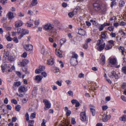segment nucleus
I'll list each match as a JSON object with an SVG mask.
<instances>
[{
	"mask_svg": "<svg viewBox=\"0 0 126 126\" xmlns=\"http://www.w3.org/2000/svg\"><path fill=\"white\" fill-rule=\"evenodd\" d=\"M105 45V43L103 40L100 38L97 41L95 47L98 51H101L104 48Z\"/></svg>",
	"mask_w": 126,
	"mask_h": 126,
	"instance_id": "f257e3e1",
	"label": "nucleus"
},
{
	"mask_svg": "<svg viewBox=\"0 0 126 126\" xmlns=\"http://www.w3.org/2000/svg\"><path fill=\"white\" fill-rule=\"evenodd\" d=\"M101 3L99 1H96L93 4L94 9L98 11L101 8Z\"/></svg>",
	"mask_w": 126,
	"mask_h": 126,
	"instance_id": "f03ea898",
	"label": "nucleus"
},
{
	"mask_svg": "<svg viewBox=\"0 0 126 126\" xmlns=\"http://www.w3.org/2000/svg\"><path fill=\"white\" fill-rule=\"evenodd\" d=\"M109 60V64L111 65V66L115 65L117 63V60L115 58H110Z\"/></svg>",
	"mask_w": 126,
	"mask_h": 126,
	"instance_id": "7ed1b4c3",
	"label": "nucleus"
},
{
	"mask_svg": "<svg viewBox=\"0 0 126 126\" xmlns=\"http://www.w3.org/2000/svg\"><path fill=\"white\" fill-rule=\"evenodd\" d=\"M43 102L44 103L45 105L44 108V109L47 110L50 107L51 104L47 100L44 99L43 100Z\"/></svg>",
	"mask_w": 126,
	"mask_h": 126,
	"instance_id": "20e7f679",
	"label": "nucleus"
},
{
	"mask_svg": "<svg viewBox=\"0 0 126 126\" xmlns=\"http://www.w3.org/2000/svg\"><path fill=\"white\" fill-rule=\"evenodd\" d=\"M4 66L6 67V70H8L9 72H11L13 70L15 69V67L13 66H11L10 64H4Z\"/></svg>",
	"mask_w": 126,
	"mask_h": 126,
	"instance_id": "39448f33",
	"label": "nucleus"
},
{
	"mask_svg": "<svg viewBox=\"0 0 126 126\" xmlns=\"http://www.w3.org/2000/svg\"><path fill=\"white\" fill-rule=\"evenodd\" d=\"M110 114L107 115L106 114H103L102 116V120L104 122H106L111 118Z\"/></svg>",
	"mask_w": 126,
	"mask_h": 126,
	"instance_id": "423d86ee",
	"label": "nucleus"
},
{
	"mask_svg": "<svg viewBox=\"0 0 126 126\" xmlns=\"http://www.w3.org/2000/svg\"><path fill=\"white\" fill-rule=\"evenodd\" d=\"M80 119L82 121H85L87 120V118L86 114L85 111L81 112L80 114Z\"/></svg>",
	"mask_w": 126,
	"mask_h": 126,
	"instance_id": "0eeeda50",
	"label": "nucleus"
},
{
	"mask_svg": "<svg viewBox=\"0 0 126 126\" xmlns=\"http://www.w3.org/2000/svg\"><path fill=\"white\" fill-rule=\"evenodd\" d=\"M109 76L111 78H114L115 79H118V77L117 75L116 74L115 72L112 71L108 74Z\"/></svg>",
	"mask_w": 126,
	"mask_h": 126,
	"instance_id": "6e6552de",
	"label": "nucleus"
},
{
	"mask_svg": "<svg viewBox=\"0 0 126 126\" xmlns=\"http://www.w3.org/2000/svg\"><path fill=\"white\" fill-rule=\"evenodd\" d=\"M27 90V89L25 87V85L21 86L19 87L18 89V91L20 93L25 92Z\"/></svg>",
	"mask_w": 126,
	"mask_h": 126,
	"instance_id": "1a4fd4ad",
	"label": "nucleus"
},
{
	"mask_svg": "<svg viewBox=\"0 0 126 126\" xmlns=\"http://www.w3.org/2000/svg\"><path fill=\"white\" fill-rule=\"evenodd\" d=\"M44 28L46 30H50L53 28V26L50 23H47L45 25Z\"/></svg>",
	"mask_w": 126,
	"mask_h": 126,
	"instance_id": "9d476101",
	"label": "nucleus"
},
{
	"mask_svg": "<svg viewBox=\"0 0 126 126\" xmlns=\"http://www.w3.org/2000/svg\"><path fill=\"white\" fill-rule=\"evenodd\" d=\"M70 61L71 64L73 66L77 65L78 63L77 59H75L71 58Z\"/></svg>",
	"mask_w": 126,
	"mask_h": 126,
	"instance_id": "9b49d317",
	"label": "nucleus"
},
{
	"mask_svg": "<svg viewBox=\"0 0 126 126\" xmlns=\"http://www.w3.org/2000/svg\"><path fill=\"white\" fill-rule=\"evenodd\" d=\"M41 52L42 54L44 55L48 56L50 55V52L47 49L45 50L44 48H42L41 50Z\"/></svg>",
	"mask_w": 126,
	"mask_h": 126,
	"instance_id": "f8f14e48",
	"label": "nucleus"
},
{
	"mask_svg": "<svg viewBox=\"0 0 126 126\" xmlns=\"http://www.w3.org/2000/svg\"><path fill=\"white\" fill-rule=\"evenodd\" d=\"M23 24V22L22 21L18 20L15 22V26L17 28L20 27L22 26Z\"/></svg>",
	"mask_w": 126,
	"mask_h": 126,
	"instance_id": "ddd939ff",
	"label": "nucleus"
},
{
	"mask_svg": "<svg viewBox=\"0 0 126 126\" xmlns=\"http://www.w3.org/2000/svg\"><path fill=\"white\" fill-rule=\"evenodd\" d=\"M24 47L26 50L29 51L32 49L33 46L31 45H26L24 46Z\"/></svg>",
	"mask_w": 126,
	"mask_h": 126,
	"instance_id": "4468645a",
	"label": "nucleus"
},
{
	"mask_svg": "<svg viewBox=\"0 0 126 126\" xmlns=\"http://www.w3.org/2000/svg\"><path fill=\"white\" fill-rule=\"evenodd\" d=\"M55 54L56 55L60 58H62L63 56L61 51L59 49H56Z\"/></svg>",
	"mask_w": 126,
	"mask_h": 126,
	"instance_id": "2eb2a0df",
	"label": "nucleus"
},
{
	"mask_svg": "<svg viewBox=\"0 0 126 126\" xmlns=\"http://www.w3.org/2000/svg\"><path fill=\"white\" fill-rule=\"evenodd\" d=\"M78 34L84 36L85 35L86 32L80 28L79 29Z\"/></svg>",
	"mask_w": 126,
	"mask_h": 126,
	"instance_id": "dca6fc26",
	"label": "nucleus"
},
{
	"mask_svg": "<svg viewBox=\"0 0 126 126\" xmlns=\"http://www.w3.org/2000/svg\"><path fill=\"white\" fill-rule=\"evenodd\" d=\"M21 84V83L20 81L15 82H14L13 87L14 89H15L17 87H18Z\"/></svg>",
	"mask_w": 126,
	"mask_h": 126,
	"instance_id": "f3484780",
	"label": "nucleus"
},
{
	"mask_svg": "<svg viewBox=\"0 0 126 126\" xmlns=\"http://www.w3.org/2000/svg\"><path fill=\"white\" fill-rule=\"evenodd\" d=\"M64 110L66 112V114L67 116H70L71 113V111L68 109L67 107H65L64 108Z\"/></svg>",
	"mask_w": 126,
	"mask_h": 126,
	"instance_id": "a211bd4d",
	"label": "nucleus"
},
{
	"mask_svg": "<svg viewBox=\"0 0 126 126\" xmlns=\"http://www.w3.org/2000/svg\"><path fill=\"white\" fill-rule=\"evenodd\" d=\"M9 19L11 20L14 17L13 13L9 12L7 14Z\"/></svg>",
	"mask_w": 126,
	"mask_h": 126,
	"instance_id": "6ab92c4d",
	"label": "nucleus"
},
{
	"mask_svg": "<svg viewBox=\"0 0 126 126\" xmlns=\"http://www.w3.org/2000/svg\"><path fill=\"white\" fill-rule=\"evenodd\" d=\"M101 61V63L102 64H104L105 63V58L104 56L102 55L101 56L100 59Z\"/></svg>",
	"mask_w": 126,
	"mask_h": 126,
	"instance_id": "aec40b11",
	"label": "nucleus"
},
{
	"mask_svg": "<svg viewBox=\"0 0 126 126\" xmlns=\"http://www.w3.org/2000/svg\"><path fill=\"white\" fill-rule=\"evenodd\" d=\"M120 121L122 122H125L126 121V115H124L119 118Z\"/></svg>",
	"mask_w": 126,
	"mask_h": 126,
	"instance_id": "412c9836",
	"label": "nucleus"
},
{
	"mask_svg": "<svg viewBox=\"0 0 126 126\" xmlns=\"http://www.w3.org/2000/svg\"><path fill=\"white\" fill-rule=\"evenodd\" d=\"M47 64L49 65H52L54 63V61L53 58L47 60Z\"/></svg>",
	"mask_w": 126,
	"mask_h": 126,
	"instance_id": "4be33fe9",
	"label": "nucleus"
},
{
	"mask_svg": "<svg viewBox=\"0 0 126 126\" xmlns=\"http://www.w3.org/2000/svg\"><path fill=\"white\" fill-rule=\"evenodd\" d=\"M42 78L40 75H37L36 76L35 80L38 82H40L42 79Z\"/></svg>",
	"mask_w": 126,
	"mask_h": 126,
	"instance_id": "5701e85b",
	"label": "nucleus"
},
{
	"mask_svg": "<svg viewBox=\"0 0 126 126\" xmlns=\"http://www.w3.org/2000/svg\"><path fill=\"white\" fill-rule=\"evenodd\" d=\"M38 3L37 0H32L31 2V5L34 6L37 5Z\"/></svg>",
	"mask_w": 126,
	"mask_h": 126,
	"instance_id": "b1692460",
	"label": "nucleus"
},
{
	"mask_svg": "<svg viewBox=\"0 0 126 126\" xmlns=\"http://www.w3.org/2000/svg\"><path fill=\"white\" fill-rule=\"evenodd\" d=\"M78 57V55L76 53L74 52H72V56L71 58L77 59Z\"/></svg>",
	"mask_w": 126,
	"mask_h": 126,
	"instance_id": "393cba45",
	"label": "nucleus"
},
{
	"mask_svg": "<svg viewBox=\"0 0 126 126\" xmlns=\"http://www.w3.org/2000/svg\"><path fill=\"white\" fill-rule=\"evenodd\" d=\"M112 46L110 44H107L105 48V49L106 50H109L112 48Z\"/></svg>",
	"mask_w": 126,
	"mask_h": 126,
	"instance_id": "a878e982",
	"label": "nucleus"
},
{
	"mask_svg": "<svg viewBox=\"0 0 126 126\" xmlns=\"http://www.w3.org/2000/svg\"><path fill=\"white\" fill-rule=\"evenodd\" d=\"M28 126H34V121L33 120H30L28 121Z\"/></svg>",
	"mask_w": 126,
	"mask_h": 126,
	"instance_id": "bb28decb",
	"label": "nucleus"
},
{
	"mask_svg": "<svg viewBox=\"0 0 126 126\" xmlns=\"http://www.w3.org/2000/svg\"><path fill=\"white\" fill-rule=\"evenodd\" d=\"M33 21V20H30V22L29 23H27L26 24V26L27 27H30L32 26L33 25V24L32 23Z\"/></svg>",
	"mask_w": 126,
	"mask_h": 126,
	"instance_id": "cd10ccee",
	"label": "nucleus"
},
{
	"mask_svg": "<svg viewBox=\"0 0 126 126\" xmlns=\"http://www.w3.org/2000/svg\"><path fill=\"white\" fill-rule=\"evenodd\" d=\"M29 31L28 30L24 29H22L21 31V33L24 35L28 34Z\"/></svg>",
	"mask_w": 126,
	"mask_h": 126,
	"instance_id": "c85d7f7f",
	"label": "nucleus"
},
{
	"mask_svg": "<svg viewBox=\"0 0 126 126\" xmlns=\"http://www.w3.org/2000/svg\"><path fill=\"white\" fill-rule=\"evenodd\" d=\"M119 49L120 51H121L122 54L123 55H124V53L125 52V48L122 47L120 46L119 47Z\"/></svg>",
	"mask_w": 126,
	"mask_h": 126,
	"instance_id": "c756f323",
	"label": "nucleus"
},
{
	"mask_svg": "<svg viewBox=\"0 0 126 126\" xmlns=\"http://www.w3.org/2000/svg\"><path fill=\"white\" fill-rule=\"evenodd\" d=\"M125 3L122 0H120L119 2V7H122L125 5Z\"/></svg>",
	"mask_w": 126,
	"mask_h": 126,
	"instance_id": "7c9ffc66",
	"label": "nucleus"
},
{
	"mask_svg": "<svg viewBox=\"0 0 126 126\" xmlns=\"http://www.w3.org/2000/svg\"><path fill=\"white\" fill-rule=\"evenodd\" d=\"M9 52L8 51H5L4 54V57L6 58L9 57Z\"/></svg>",
	"mask_w": 126,
	"mask_h": 126,
	"instance_id": "2f4dec72",
	"label": "nucleus"
},
{
	"mask_svg": "<svg viewBox=\"0 0 126 126\" xmlns=\"http://www.w3.org/2000/svg\"><path fill=\"white\" fill-rule=\"evenodd\" d=\"M21 108V106L19 105H16L15 107V110L17 111H19Z\"/></svg>",
	"mask_w": 126,
	"mask_h": 126,
	"instance_id": "473e14b6",
	"label": "nucleus"
},
{
	"mask_svg": "<svg viewBox=\"0 0 126 126\" xmlns=\"http://www.w3.org/2000/svg\"><path fill=\"white\" fill-rule=\"evenodd\" d=\"M36 113L35 112H34L31 113L30 116V118L31 119H33L35 117Z\"/></svg>",
	"mask_w": 126,
	"mask_h": 126,
	"instance_id": "72a5a7b5",
	"label": "nucleus"
},
{
	"mask_svg": "<svg viewBox=\"0 0 126 126\" xmlns=\"http://www.w3.org/2000/svg\"><path fill=\"white\" fill-rule=\"evenodd\" d=\"M101 37L103 39H106V35L105 33L104 32H102L101 34Z\"/></svg>",
	"mask_w": 126,
	"mask_h": 126,
	"instance_id": "f704fd0d",
	"label": "nucleus"
},
{
	"mask_svg": "<svg viewBox=\"0 0 126 126\" xmlns=\"http://www.w3.org/2000/svg\"><path fill=\"white\" fill-rule=\"evenodd\" d=\"M35 27H37L39 24V19L36 20L34 22Z\"/></svg>",
	"mask_w": 126,
	"mask_h": 126,
	"instance_id": "c9c22d12",
	"label": "nucleus"
},
{
	"mask_svg": "<svg viewBox=\"0 0 126 126\" xmlns=\"http://www.w3.org/2000/svg\"><path fill=\"white\" fill-rule=\"evenodd\" d=\"M122 72L125 74H126V66H123L122 68Z\"/></svg>",
	"mask_w": 126,
	"mask_h": 126,
	"instance_id": "e433bc0d",
	"label": "nucleus"
},
{
	"mask_svg": "<svg viewBox=\"0 0 126 126\" xmlns=\"http://www.w3.org/2000/svg\"><path fill=\"white\" fill-rule=\"evenodd\" d=\"M90 21L92 23V24L93 25H96L97 24V22L95 20H94L93 19H91L90 20Z\"/></svg>",
	"mask_w": 126,
	"mask_h": 126,
	"instance_id": "4c0bfd02",
	"label": "nucleus"
},
{
	"mask_svg": "<svg viewBox=\"0 0 126 126\" xmlns=\"http://www.w3.org/2000/svg\"><path fill=\"white\" fill-rule=\"evenodd\" d=\"M46 121L44 119H43L42 120V122L41 124V126H46Z\"/></svg>",
	"mask_w": 126,
	"mask_h": 126,
	"instance_id": "58836bf2",
	"label": "nucleus"
},
{
	"mask_svg": "<svg viewBox=\"0 0 126 126\" xmlns=\"http://www.w3.org/2000/svg\"><path fill=\"white\" fill-rule=\"evenodd\" d=\"M75 14L74 12H70L68 14L69 16L70 17H72Z\"/></svg>",
	"mask_w": 126,
	"mask_h": 126,
	"instance_id": "ea45409f",
	"label": "nucleus"
},
{
	"mask_svg": "<svg viewBox=\"0 0 126 126\" xmlns=\"http://www.w3.org/2000/svg\"><path fill=\"white\" fill-rule=\"evenodd\" d=\"M119 32L120 33L121 35H123V36H126V34L122 30H120L119 31Z\"/></svg>",
	"mask_w": 126,
	"mask_h": 126,
	"instance_id": "a19ab883",
	"label": "nucleus"
},
{
	"mask_svg": "<svg viewBox=\"0 0 126 126\" xmlns=\"http://www.w3.org/2000/svg\"><path fill=\"white\" fill-rule=\"evenodd\" d=\"M108 108V106L107 105H103L102 106V110H105Z\"/></svg>",
	"mask_w": 126,
	"mask_h": 126,
	"instance_id": "79ce46f5",
	"label": "nucleus"
},
{
	"mask_svg": "<svg viewBox=\"0 0 126 126\" xmlns=\"http://www.w3.org/2000/svg\"><path fill=\"white\" fill-rule=\"evenodd\" d=\"M9 60L10 62L13 61L14 60V58L12 56H10L8 57Z\"/></svg>",
	"mask_w": 126,
	"mask_h": 126,
	"instance_id": "37998d69",
	"label": "nucleus"
},
{
	"mask_svg": "<svg viewBox=\"0 0 126 126\" xmlns=\"http://www.w3.org/2000/svg\"><path fill=\"white\" fill-rule=\"evenodd\" d=\"M66 41V39H62L60 40V43L62 45L63 44L65 43Z\"/></svg>",
	"mask_w": 126,
	"mask_h": 126,
	"instance_id": "c03bdc74",
	"label": "nucleus"
},
{
	"mask_svg": "<svg viewBox=\"0 0 126 126\" xmlns=\"http://www.w3.org/2000/svg\"><path fill=\"white\" fill-rule=\"evenodd\" d=\"M1 69L3 72H4L5 71L6 69V67L4 66V65H1Z\"/></svg>",
	"mask_w": 126,
	"mask_h": 126,
	"instance_id": "a18cd8bd",
	"label": "nucleus"
},
{
	"mask_svg": "<svg viewBox=\"0 0 126 126\" xmlns=\"http://www.w3.org/2000/svg\"><path fill=\"white\" fill-rule=\"evenodd\" d=\"M12 40H13V41L16 43H17L18 42V40L17 39V38L16 37H15L12 39Z\"/></svg>",
	"mask_w": 126,
	"mask_h": 126,
	"instance_id": "49530a36",
	"label": "nucleus"
},
{
	"mask_svg": "<svg viewBox=\"0 0 126 126\" xmlns=\"http://www.w3.org/2000/svg\"><path fill=\"white\" fill-rule=\"evenodd\" d=\"M25 117L26 121H29V115L28 113V112L26 113L25 114Z\"/></svg>",
	"mask_w": 126,
	"mask_h": 126,
	"instance_id": "de8ad7c7",
	"label": "nucleus"
},
{
	"mask_svg": "<svg viewBox=\"0 0 126 126\" xmlns=\"http://www.w3.org/2000/svg\"><path fill=\"white\" fill-rule=\"evenodd\" d=\"M23 63L25 66L29 62L28 61V60L25 59L23 61Z\"/></svg>",
	"mask_w": 126,
	"mask_h": 126,
	"instance_id": "09e8293b",
	"label": "nucleus"
},
{
	"mask_svg": "<svg viewBox=\"0 0 126 126\" xmlns=\"http://www.w3.org/2000/svg\"><path fill=\"white\" fill-rule=\"evenodd\" d=\"M91 111L92 113V115L93 116H94L95 114V109L91 110Z\"/></svg>",
	"mask_w": 126,
	"mask_h": 126,
	"instance_id": "8fccbe9b",
	"label": "nucleus"
},
{
	"mask_svg": "<svg viewBox=\"0 0 126 126\" xmlns=\"http://www.w3.org/2000/svg\"><path fill=\"white\" fill-rule=\"evenodd\" d=\"M41 71L39 68V69H37L35 70V73L39 74L40 73Z\"/></svg>",
	"mask_w": 126,
	"mask_h": 126,
	"instance_id": "3c124183",
	"label": "nucleus"
},
{
	"mask_svg": "<svg viewBox=\"0 0 126 126\" xmlns=\"http://www.w3.org/2000/svg\"><path fill=\"white\" fill-rule=\"evenodd\" d=\"M62 82L59 80L57 81L56 82V83L59 86H61L62 85Z\"/></svg>",
	"mask_w": 126,
	"mask_h": 126,
	"instance_id": "603ef678",
	"label": "nucleus"
},
{
	"mask_svg": "<svg viewBox=\"0 0 126 126\" xmlns=\"http://www.w3.org/2000/svg\"><path fill=\"white\" fill-rule=\"evenodd\" d=\"M110 35L112 37H114L116 36V34L115 33L112 32L110 34Z\"/></svg>",
	"mask_w": 126,
	"mask_h": 126,
	"instance_id": "864d4df0",
	"label": "nucleus"
},
{
	"mask_svg": "<svg viewBox=\"0 0 126 126\" xmlns=\"http://www.w3.org/2000/svg\"><path fill=\"white\" fill-rule=\"evenodd\" d=\"M11 102L15 104H17V102L16 100L15 99H13L11 100Z\"/></svg>",
	"mask_w": 126,
	"mask_h": 126,
	"instance_id": "5fc2aeb1",
	"label": "nucleus"
},
{
	"mask_svg": "<svg viewBox=\"0 0 126 126\" xmlns=\"http://www.w3.org/2000/svg\"><path fill=\"white\" fill-rule=\"evenodd\" d=\"M18 64L20 66H24V65L23 63V61L22 62H18Z\"/></svg>",
	"mask_w": 126,
	"mask_h": 126,
	"instance_id": "6e6d98bb",
	"label": "nucleus"
},
{
	"mask_svg": "<svg viewBox=\"0 0 126 126\" xmlns=\"http://www.w3.org/2000/svg\"><path fill=\"white\" fill-rule=\"evenodd\" d=\"M114 29V27L113 26H111L108 27V29L110 31H113Z\"/></svg>",
	"mask_w": 126,
	"mask_h": 126,
	"instance_id": "4d7b16f0",
	"label": "nucleus"
},
{
	"mask_svg": "<svg viewBox=\"0 0 126 126\" xmlns=\"http://www.w3.org/2000/svg\"><path fill=\"white\" fill-rule=\"evenodd\" d=\"M126 25V23L123 21H121L119 24V25L121 26H124Z\"/></svg>",
	"mask_w": 126,
	"mask_h": 126,
	"instance_id": "13d9d810",
	"label": "nucleus"
},
{
	"mask_svg": "<svg viewBox=\"0 0 126 126\" xmlns=\"http://www.w3.org/2000/svg\"><path fill=\"white\" fill-rule=\"evenodd\" d=\"M105 26H104L103 24L101 25L99 27V29L100 31H102L104 27Z\"/></svg>",
	"mask_w": 126,
	"mask_h": 126,
	"instance_id": "bf43d9fd",
	"label": "nucleus"
},
{
	"mask_svg": "<svg viewBox=\"0 0 126 126\" xmlns=\"http://www.w3.org/2000/svg\"><path fill=\"white\" fill-rule=\"evenodd\" d=\"M88 44L86 43H85L83 46V48L84 49H86L88 48Z\"/></svg>",
	"mask_w": 126,
	"mask_h": 126,
	"instance_id": "052dcab7",
	"label": "nucleus"
},
{
	"mask_svg": "<svg viewBox=\"0 0 126 126\" xmlns=\"http://www.w3.org/2000/svg\"><path fill=\"white\" fill-rule=\"evenodd\" d=\"M7 0H0V2L2 4L4 5L6 3V1Z\"/></svg>",
	"mask_w": 126,
	"mask_h": 126,
	"instance_id": "680f3d73",
	"label": "nucleus"
},
{
	"mask_svg": "<svg viewBox=\"0 0 126 126\" xmlns=\"http://www.w3.org/2000/svg\"><path fill=\"white\" fill-rule=\"evenodd\" d=\"M121 98L123 101L126 102V97L123 95L121 96Z\"/></svg>",
	"mask_w": 126,
	"mask_h": 126,
	"instance_id": "e2e57ef3",
	"label": "nucleus"
},
{
	"mask_svg": "<svg viewBox=\"0 0 126 126\" xmlns=\"http://www.w3.org/2000/svg\"><path fill=\"white\" fill-rule=\"evenodd\" d=\"M68 94H69V95L70 96H73V92L71 91H68L67 92Z\"/></svg>",
	"mask_w": 126,
	"mask_h": 126,
	"instance_id": "0e129e2a",
	"label": "nucleus"
},
{
	"mask_svg": "<svg viewBox=\"0 0 126 126\" xmlns=\"http://www.w3.org/2000/svg\"><path fill=\"white\" fill-rule=\"evenodd\" d=\"M13 46V45L12 44L9 43L8 44L7 46V48H10L11 47Z\"/></svg>",
	"mask_w": 126,
	"mask_h": 126,
	"instance_id": "69168bd1",
	"label": "nucleus"
},
{
	"mask_svg": "<svg viewBox=\"0 0 126 126\" xmlns=\"http://www.w3.org/2000/svg\"><path fill=\"white\" fill-rule=\"evenodd\" d=\"M16 73L19 77H21V74L20 72L16 71Z\"/></svg>",
	"mask_w": 126,
	"mask_h": 126,
	"instance_id": "338daca9",
	"label": "nucleus"
},
{
	"mask_svg": "<svg viewBox=\"0 0 126 126\" xmlns=\"http://www.w3.org/2000/svg\"><path fill=\"white\" fill-rule=\"evenodd\" d=\"M39 69L41 71H43L45 69V67L43 66H40L39 67Z\"/></svg>",
	"mask_w": 126,
	"mask_h": 126,
	"instance_id": "774afa93",
	"label": "nucleus"
}]
</instances>
